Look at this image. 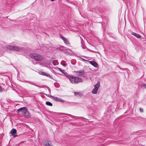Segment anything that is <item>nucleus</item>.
<instances>
[{"label":"nucleus","instance_id":"obj_1","mask_svg":"<svg viewBox=\"0 0 146 146\" xmlns=\"http://www.w3.org/2000/svg\"><path fill=\"white\" fill-rule=\"evenodd\" d=\"M67 77L69 79L70 82L72 84H76L82 82V79L77 77L73 76L71 75H67Z\"/></svg>","mask_w":146,"mask_h":146},{"label":"nucleus","instance_id":"obj_2","mask_svg":"<svg viewBox=\"0 0 146 146\" xmlns=\"http://www.w3.org/2000/svg\"><path fill=\"white\" fill-rule=\"evenodd\" d=\"M31 56L32 58L36 61L41 60L43 58V57L41 55L37 54H33Z\"/></svg>","mask_w":146,"mask_h":146},{"label":"nucleus","instance_id":"obj_3","mask_svg":"<svg viewBox=\"0 0 146 146\" xmlns=\"http://www.w3.org/2000/svg\"><path fill=\"white\" fill-rule=\"evenodd\" d=\"M100 86V83L98 82L94 86V88L92 91V93L94 94H96L97 93V91L98 88Z\"/></svg>","mask_w":146,"mask_h":146},{"label":"nucleus","instance_id":"obj_4","mask_svg":"<svg viewBox=\"0 0 146 146\" xmlns=\"http://www.w3.org/2000/svg\"><path fill=\"white\" fill-rule=\"evenodd\" d=\"M74 72L76 73V75L78 76H82L84 74V71L83 70L74 71Z\"/></svg>","mask_w":146,"mask_h":146},{"label":"nucleus","instance_id":"obj_5","mask_svg":"<svg viewBox=\"0 0 146 146\" xmlns=\"http://www.w3.org/2000/svg\"><path fill=\"white\" fill-rule=\"evenodd\" d=\"M27 110V109L26 107H24L18 109L17 110V111L18 113H19L20 111H21L24 113H25Z\"/></svg>","mask_w":146,"mask_h":146},{"label":"nucleus","instance_id":"obj_6","mask_svg":"<svg viewBox=\"0 0 146 146\" xmlns=\"http://www.w3.org/2000/svg\"><path fill=\"white\" fill-rule=\"evenodd\" d=\"M50 97L52 98L54 100L56 101L57 102H64V100H63L62 99L59 98L58 97H54L53 96H50Z\"/></svg>","mask_w":146,"mask_h":146},{"label":"nucleus","instance_id":"obj_7","mask_svg":"<svg viewBox=\"0 0 146 146\" xmlns=\"http://www.w3.org/2000/svg\"><path fill=\"white\" fill-rule=\"evenodd\" d=\"M62 46L60 48H59V49L60 50L64 51V52L67 54H72V53L71 52V51H70V50L69 49H66V51H64V50L63 49V48H62Z\"/></svg>","mask_w":146,"mask_h":146},{"label":"nucleus","instance_id":"obj_8","mask_svg":"<svg viewBox=\"0 0 146 146\" xmlns=\"http://www.w3.org/2000/svg\"><path fill=\"white\" fill-rule=\"evenodd\" d=\"M16 132L17 131L16 129H13L11 131L10 133L12 134V136L14 137H17V136Z\"/></svg>","mask_w":146,"mask_h":146},{"label":"nucleus","instance_id":"obj_9","mask_svg":"<svg viewBox=\"0 0 146 146\" xmlns=\"http://www.w3.org/2000/svg\"><path fill=\"white\" fill-rule=\"evenodd\" d=\"M61 38L64 41V42L66 44H69V42L67 39L66 38H65L63 36H61Z\"/></svg>","mask_w":146,"mask_h":146},{"label":"nucleus","instance_id":"obj_10","mask_svg":"<svg viewBox=\"0 0 146 146\" xmlns=\"http://www.w3.org/2000/svg\"><path fill=\"white\" fill-rule=\"evenodd\" d=\"M13 45H7L6 46V48L11 51H13Z\"/></svg>","mask_w":146,"mask_h":146},{"label":"nucleus","instance_id":"obj_11","mask_svg":"<svg viewBox=\"0 0 146 146\" xmlns=\"http://www.w3.org/2000/svg\"><path fill=\"white\" fill-rule=\"evenodd\" d=\"M13 51H19L21 50V48L18 46L13 45Z\"/></svg>","mask_w":146,"mask_h":146},{"label":"nucleus","instance_id":"obj_12","mask_svg":"<svg viewBox=\"0 0 146 146\" xmlns=\"http://www.w3.org/2000/svg\"><path fill=\"white\" fill-rule=\"evenodd\" d=\"M89 62L91 64H92L94 67H96L98 66L97 63L94 61H89Z\"/></svg>","mask_w":146,"mask_h":146},{"label":"nucleus","instance_id":"obj_13","mask_svg":"<svg viewBox=\"0 0 146 146\" xmlns=\"http://www.w3.org/2000/svg\"><path fill=\"white\" fill-rule=\"evenodd\" d=\"M24 114L25 116L27 118L29 117L30 116V115L29 114V113L27 111V110L25 111V113H24Z\"/></svg>","mask_w":146,"mask_h":146},{"label":"nucleus","instance_id":"obj_14","mask_svg":"<svg viewBox=\"0 0 146 146\" xmlns=\"http://www.w3.org/2000/svg\"><path fill=\"white\" fill-rule=\"evenodd\" d=\"M132 34L134 36H135L137 38H140L141 37V36L140 35H138L136 33H132Z\"/></svg>","mask_w":146,"mask_h":146},{"label":"nucleus","instance_id":"obj_15","mask_svg":"<svg viewBox=\"0 0 146 146\" xmlns=\"http://www.w3.org/2000/svg\"><path fill=\"white\" fill-rule=\"evenodd\" d=\"M46 104L47 105L49 106H52V104L51 102H46Z\"/></svg>","mask_w":146,"mask_h":146},{"label":"nucleus","instance_id":"obj_16","mask_svg":"<svg viewBox=\"0 0 146 146\" xmlns=\"http://www.w3.org/2000/svg\"><path fill=\"white\" fill-rule=\"evenodd\" d=\"M39 74L41 75L47 76V74H46L44 72H39Z\"/></svg>","mask_w":146,"mask_h":146},{"label":"nucleus","instance_id":"obj_17","mask_svg":"<svg viewBox=\"0 0 146 146\" xmlns=\"http://www.w3.org/2000/svg\"><path fill=\"white\" fill-rule=\"evenodd\" d=\"M44 144L45 146H51V145L48 142L47 143H44Z\"/></svg>","mask_w":146,"mask_h":146},{"label":"nucleus","instance_id":"obj_18","mask_svg":"<svg viewBox=\"0 0 146 146\" xmlns=\"http://www.w3.org/2000/svg\"><path fill=\"white\" fill-rule=\"evenodd\" d=\"M141 87L142 88H144L146 89V84H142L141 85Z\"/></svg>","mask_w":146,"mask_h":146},{"label":"nucleus","instance_id":"obj_19","mask_svg":"<svg viewBox=\"0 0 146 146\" xmlns=\"http://www.w3.org/2000/svg\"><path fill=\"white\" fill-rule=\"evenodd\" d=\"M58 69L59 70H60L61 72H62V73H64V70H62L60 68H58Z\"/></svg>","mask_w":146,"mask_h":146},{"label":"nucleus","instance_id":"obj_20","mask_svg":"<svg viewBox=\"0 0 146 146\" xmlns=\"http://www.w3.org/2000/svg\"><path fill=\"white\" fill-rule=\"evenodd\" d=\"M74 94H75V95L76 96H77V95H79V92H75L74 93Z\"/></svg>","mask_w":146,"mask_h":146},{"label":"nucleus","instance_id":"obj_21","mask_svg":"<svg viewBox=\"0 0 146 146\" xmlns=\"http://www.w3.org/2000/svg\"><path fill=\"white\" fill-rule=\"evenodd\" d=\"M65 115H67L70 117H73V118L74 117V116H72V115H70V114H65Z\"/></svg>","mask_w":146,"mask_h":146},{"label":"nucleus","instance_id":"obj_22","mask_svg":"<svg viewBox=\"0 0 146 146\" xmlns=\"http://www.w3.org/2000/svg\"><path fill=\"white\" fill-rule=\"evenodd\" d=\"M140 111L141 112H142L143 111V109L140 108L139 109Z\"/></svg>","mask_w":146,"mask_h":146},{"label":"nucleus","instance_id":"obj_23","mask_svg":"<svg viewBox=\"0 0 146 146\" xmlns=\"http://www.w3.org/2000/svg\"><path fill=\"white\" fill-rule=\"evenodd\" d=\"M3 91V88H2L0 86V92H1Z\"/></svg>","mask_w":146,"mask_h":146},{"label":"nucleus","instance_id":"obj_24","mask_svg":"<svg viewBox=\"0 0 146 146\" xmlns=\"http://www.w3.org/2000/svg\"><path fill=\"white\" fill-rule=\"evenodd\" d=\"M81 60L82 61H86V60L85 59H84L83 58H81Z\"/></svg>","mask_w":146,"mask_h":146},{"label":"nucleus","instance_id":"obj_25","mask_svg":"<svg viewBox=\"0 0 146 146\" xmlns=\"http://www.w3.org/2000/svg\"><path fill=\"white\" fill-rule=\"evenodd\" d=\"M63 66H66V64H64V65H63Z\"/></svg>","mask_w":146,"mask_h":146},{"label":"nucleus","instance_id":"obj_26","mask_svg":"<svg viewBox=\"0 0 146 146\" xmlns=\"http://www.w3.org/2000/svg\"><path fill=\"white\" fill-rule=\"evenodd\" d=\"M82 48H84V47H82Z\"/></svg>","mask_w":146,"mask_h":146}]
</instances>
